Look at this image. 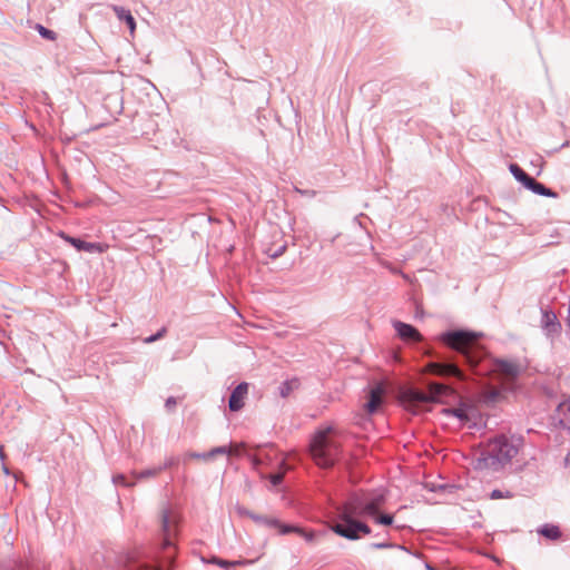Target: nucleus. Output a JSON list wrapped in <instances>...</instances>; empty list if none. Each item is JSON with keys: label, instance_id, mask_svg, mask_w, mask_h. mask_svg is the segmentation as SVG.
I'll use <instances>...</instances> for the list:
<instances>
[{"label": "nucleus", "instance_id": "nucleus-1", "mask_svg": "<svg viewBox=\"0 0 570 570\" xmlns=\"http://www.w3.org/2000/svg\"><path fill=\"white\" fill-rule=\"evenodd\" d=\"M365 515V494L354 493L337 509V521L332 530L345 539L357 540L371 533L367 524L356 520Z\"/></svg>", "mask_w": 570, "mask_h": 570}, {"label": "nucleus", "instance_id": "nucleus-2", "mask_svg": "<svg viewBox=\"0 0 570 570\" xmlns=\"http://www.w3.org/2000/svg\"><path fill=\"white\" fill-rule=\"evenodd\" d=\"M519 452V445L505 435H499L488 444L487 452H482L472 462L475 470L498 471L510 462Z\"/></svg>", "mask_w": 570, "mask_h": 570}, {"label": "nucleus", "instance_id": "nucleus-3", "mask_svg": "<svg viewBox=\"0 0 570 570\" xmlns=\"http://www.w3.org/2000/svg\"><path fill=\"white\" fill-rule=\"evenodd\" d=\"M481 336L482 333L461 330L444 332L440 334L439 340L450 348L462 354L466 362L474 367L484 353L478 343Z\"/></svg>", "mask_w": 570, "mask_h": 570}, {"label": "nucleus", "instance_id": "nucleus-4", "mask_svg": "<svg viewBox=\"0 0 570 570\" xmlns=\"http://www.w3.org/2000/svg\"><path fill=\"white\" fill-rule=\"evenodd\" d=\"M333 429L327 426L315 432L309 443V452L317 465L332 466L338 456V444L332 439Z\"/></svg>", "mask_w": 570, "mask_h": 570}, {"label": "nucleus", "instance_id": "nucleus-5", "mask_svg": "<svg viewBox=\"0 0 570 570\" xmlns=\"http://www.w3.org/2000/svg\"><path fill=\"white\" fill-rule=\"evenodd\" d=\"M160 521L164 535L163 549L169 550L174 548V539L178 534L181 515L178 510L165 507L160 512Z\"/></svg>", "mask_w": 570, "mask_h": 570}, {"label": "nucleus", "instance_id": "nucleus-6", "mask_svg": "<svg viewBox=\"0 0 570 570\" xmlns=\"http://www.w3.org/2000/svg\"><path fill=\"white\" fill-rule=\"evenodd\" d=\"M392 326L395 330L397 336L405 343L421 342L423 340L421 333L414 326L407 323L393 321Z\"/></svg>", "mask_w": 570, "mask_h": 570}, {"label": "nucleus", "instance_id": "nucleus-7", "mask_svg": "<svg viewBox=\"0 0 570 570\" xmlns=\"http://www.w3.org/2000/svg\"><path fill=\"white\" fill-rule=\"evenodd\" d=\"M61 237L76 249L87 253H105L109 248V246L104 243H89L65 234H61Z\"/></svg>", "mask_w": 570, "mask_h": 570}, {"label": "nucleus", "instance_id": "nucleus-8", "mask_svg": "<svg viewBox=\"0 0 570 570\" xmlns=\"http://www.w3.org/2000/svg\"><path fill=\"white\" fill-rule=\"evenodd\" d=\"M493 371L507 380H514L521 373V367L515 361L495 360Z\"/></svg>", "mask_w": 570, "mask_h": 570}, {"label": "nucleus", "instance_id": "nucleus-9", "mask_svg": "<svg viewBox=\"0 0 570 570\" xmlns=\"http://www.w3.org/2000/svg\"><path fill=\"white\" fill-rule=\"evenodd\" d=\"M429 368L432 373L442 376H455L460 381H465L464 373L453 363H431Z\"/></svg>", "mask_w": 570, "mask_h": 570}, {"label": "nucleus", "instance_id": "nucleus-10", "mask_svg": "<svg viewBox=\"0 0 570 570\" xmlns=\"http://www.w3.org/2000/svg\"><path fill=\"white\" fill-rule=\"evenodd\" d=\"M248 394V384L246 382L239 383L232 392L228 401V407L233 412H237L243 409L245 399Z\"/></svg>", "mask_w": 570, "mask_h": 570}, {"label": "nucleus", "instance_id": "nucleus-11", "mask_svg": "<svg viewBox=\"0 0 570 570\" xmlns=\"http://www.w3.org/2000/svg\"><path fill=\"white\" fill-rule=\"evenodd\" d=\"M385 501V495L383 492H374L371 494H365V513L367 517H376L380 508L383 505Z\"/></svg>", "mask_w": 570, "mask_h": 570}, {"label": "nucleus", "instance_id": "nucleus-12", "mask_svg": "<svg viewBox=\"0 0 570 570\" xmlns=\"http://www.w3.org/2000/svg\"><path fill=\"white\" fill-rule=\"evenodd\" d=\"M554 419L561 428L570 430V395L557 406Z\"/></svg>", "mask_w": 570, "mask_h": 570}, {"label": "nucleus", "instance_id": "nucleus-13", "mask_svg": "<svg viewBox=\"0 0 570 570\" xmlns=\"http://www.w3.org/2000/svg\"><path fill=\"white\" fill-rule=\"evenodd\" d=\"M125 566L128 567L129 570H164L161 564H151L137 554L128 556Z\"/></svg>", "mask_w": 570, "mask_h": 570}, {"label": "nucleus", "instance_id": "nucleus-14", "mask_svg": "<svg viewBox=\"0 0 570 570\" xmlns=\"http://www.w3.org/2000/svg\"><path fill=\"white\" fill-rule=\"evenodd\" d=\"M470 409L463 405L442 410L444 416L458 419L461 425H464L470 421Z\"/></svg>", "mask_w": 570, "mask_h": 570}, {"label": "nucleus", "instance_id": "nucleus-15", "mask_svg": "<svg viewBox=\"0 0 570 570\" xmlns=\"http://www.w3.org/2000/svg\"><path fill=\"white\" fill-rule=\"evenodd\" d=\"M111 9L120 21L126 22L130 30V33L134 35L136 30V21L131 12L120 6H111Z\"/></svg>", "mask_w": 570, "mask_h": 570}, {"label": "nucleus", "instance_id": "nucleus-16", "mask_svg": "<svg viewBox=\"0 0 570 570\" xmlns=\"http://www.w3.org/2000/svg\"><path fill=\"white\" fill-rule=\"evenodd\" d=\"M383 389L381 386H375L370 392V399L365 404V410L368 414H373L382 402Z\"/></svg>", "mask_w": 570, "mask_h": 570}, {"label": "nucleus", "instance_id": "nucleus-17", "mask_svg": "<svg viewBox=\"0 0 570 570\" xmlns=\"http://www.w3.org/2000/svg\"><path fill=\"white\" fill-rule=\"evenodd\" d=\"M524 187L540 196L552 197V198L557 197V194L554 191H552L550 188H547L541 183H538L532 177L530 178V180L528 181V184Z\"/></svg>", "mask_w": 570, "mask_h": 570}, {"label": "nucleus", "instance_id": "nucleus-18", "mask_svg": "<svg viewBox=\"0 0 570 570\" xmlns=\"http://www.w3.org/2000/svg\"><path fill=\"white\" fill-rule=\"evenodd\" d=\"M538 532L550 540H557L561 535L559 527L553 524H544L538 530Z\"/></svg>", "mask_w": 570, "mask_h": 570}, {"label": "nucleus", "instance_id": "nucleus-19", "mask_svg": "<svg viewBox=\"0 0 570 570\" xmlns=\"http://www.w3.org/2000/svg\"><path fill=\"white\" fill-rule=\"evenodd\" d=\"M509 170L512 174V176L520 181L523 186L528 184L530 180V176L525 174L517 164H511L509 166Z\"/></svg>", "mask_w": 570, "mask_h": 570}, {"label": "nucleus", "instance_id": "nucleus-20", "mask_svg": "<svg viewBox=\"0 0 570 570\" xmlns=\"http://www.w3.org/2000/svg\"><path fill=\"white\" fill-rule=\"evenodd\" d=\"M273 528H277L278 532L281 534H287V533H291V532H298V533L303 534L306 538V540H312V538H313L312 534L305 533L299 528L294 527V525L282 524L279 521H278V524L274 525Z\"/></svg>", "mask_w": 570, "mask_h": 570}, {"label": "nucleus", "instance_id": "nucleus-21", "mask_svg": "<svg viewBox=\"0 0 570 570\" xmlns=\"http://www.w3.org/2000/svg\"><path fill=\"white\" fill-rule=\"evenodd\" d=\"M207 562L208 563L217 564V566H219V567H222L224 569H229L230 567L236 566V564H249V563H253V561H247V560L227 561V560L219 559V558H212Z\"/></svg>", "mask_w": 570, "mask_h": 570}, {"label": "nucleus", "instance_id": "nucleus-22", "mask_svg": "<svg viewBox=\"0 0 570 570\" xmlns=\"http://www.w3.org/2000/svg\"><path fill=\"white\" fill-rule=\"evenodd\" d=\"M298 386V381L296 379L285 381L279 385V394L282 397H286L291 394V392Z\"/></svg>", "mask_w": 570, "mask_h": 570}, {"label": "nucleus", "instance_id": "nucleus-23", "mask_svg": "<svg viewBox=\"0 0 570 570\" xmlns=\"http://www.w3.org/2000/svg\"><path fill=\"white\" fill-rule=\"evenodd\" d=\"M249 518L254 522H256L258 524H264L269 528H273L274 525L278 524V520L274 519V518H267V517L257 515V514H249Z\"/></svg>", "mask_w": 570, "mask_h": 570}, {"label": "nucleus", "instance_id": "nucleus-24", "mask_svg": "<svg viewBox=\"0 0 570 570\" xmlns=\"http://www.w3.org/2000/svg\"><path fill=\"white\" fill-rule=\"evenodd\" d=\"M165 469V466H158V468H153V469H146L139 473H135V478L136 479H144V478H151V476H156L158 473H160L163 470Z\"/></svg>", "mask_w": 570, "mask_h": 570}, {"label": "nucleus", "instance_id": "nucleus-25", "mask_svg": "<svg viewBox=\"0 0 570 570\" xmlns=\"http://www.w3.org/2000/svg\"><path fill=\"white\" fill-rule=\"evenodd\" d=\"M36 30L39 32V35L45 38V39H48V40H56L57 39V35L55 31L43 27L42 24H37L36 26Z\"/></svg>", "mask_w": 570, "mask_h": 570}, {"label": "nucleus", "instance_id": "nucleus-26", "mask_svg": "<svg viewBox=\"0 0 570 570\" xmlns=\"http://www.w3.org/2000/svg\"><path fill=\"white\" fill-rule=\"evenodd\" d=\"M430 391H431L430 397H431V400H433V399L444 394L446 391V386L443 384H438V383L431 384Z\"/></svg>", "mask_w": 570, "mask_h": 570}, {"label": "nucleus", "instance_id": "nucleus-27", "mask_svg": "<svg viewBox=\"0 0 570 570\" xmlns=\"http://www.w3.org/2000/svg\"><path fill=\"white\" fill-rule=\"evenodd\" d=\"M166 332H167L166 327H161L156 334L145 337L142 340V342L145 344L154 343V342L158 341L159 338H161L166 334Z\"/></svg>", "mask_w": 570, "mask_h": 570}, {"label": "nucleus", "instance_id": "nucleus-28", "mask_svg": "<svg viewBox=\"0 0 570 570\" xmlns=\"http://www.w3.org/2000/svg\"><path fill=\"white\" fill-rule=\"evenodd\" d=\"M229 453H230V449L229 448H227V446H217V448H214L210 451L206 452V456H212V459H213V458H215L218 454H229Z\"/></svg>", "mask_w": 570, "mask_h": 570}, {"label": "nucleus", "instance_id": "nucleus-29", "mask_svg": "<svg viewBox=\"0 0 570 570\" xmlns=\"http://www.w3.org/2000/svg\"><path fill=\"white\" fill-rule=\"evenodd\" d=\"M112 483L115 485H124V487H131L134 483H129L126 480V476L124 474H115L112 476Z\"/></svg>", "mask_w": 570, "mask_h": 570}, {"label": "nucleus", "instance_id": "nucleus-30", "mask_svg": "<svg viewBox=\"0 0 570 570\" xmlns=\"http://www.w3.org/2000/svg\"><path fill=\"white\" fill-rule=\"evenodd\" d=\"M294 191L303 197L313 198L316 196V191L313 189H301L296 186H294Z\"/></svg>", "mask_w": 570, "mask_h": 570}, {"label": "nucleus", "instance_id": "nucleus-31", "mask_svg": "<svg viewBox=\"0 0 570 570\" xmlns=\"http://www.w3.org/2000/svg\"><path fill=\"white\" fill-rule=\"evenodd\" d=\"M374 518L379 524L390 525L393 523V517L390 514H383V515L374 517Z\"/></svg>", "mask_w": 570, "mask_h": 570}, {"label": "nucleus", "instance_id": "nucleus-32", "mask_svg": "<svg viewBox=\"0 0 570 570\" xmlns=\"http://www.w3.org/2000/svg\"><path fill=\"white\" fill-rule=\"evenodd\" d=\"M490 498L493 500L511 498V493L509 491L502 492L501 490H493L490 494Z\"/></svg>", "mask_w": 570, "mask_h": 570}, {"label": "nucleus", "instance_id": "nucleus-33", "mask_svg": "<svg viewBox=\"0 0 570 570\" xmlns=\"http://www.w3.org/2000/svg\"><path fill=\"white\" fill-rule=\"evenodd\" d=\"M413 400L417 402H428L431 401L430 395L422 393V392H414L413 393Z\"/></svg>", "mask_w": 570, "mask_h": 570}, {"label": "nucleus", "instance_id": "nucleus-34", "mask_svg": "<svg viewBox=\"0 0 570 570\" xmlns=\"http://www.w3.org/2000/svg\"><path fill=\"white\" fill-rule=\"evenodd\" d=\"M283 480V474L276 473L271 475V483L276 487Z\"/></svg>", "mask_w": 570, "mask_h": 570}, {"label": "nucleus", "instance_id": "nucleus-35", "mask_svg": "<svg viewBox=\"0 0 570 570\" xmlns=\"http://www.w3.org/2000/svg\"><path fill=\"white\" fill-rule=\"evenodd\" d=\"M393 544L389 543V542H379V543H372L371 544V548L373 549H387V548H392Z\"/></svg>", "mask_w": 570, "mask_h": 570}, {"label": "nucleus", "instance_id": "nucleus-36", "mask_svg": "<svg viewBox=\"0 0 570 570\" xmlns=\"http://www.w3.org/2000/svg\"><path fill=\"white\" fill-rule=\"evenodd\" d=\"M165 406L167 410H173L176 406V399L174 396H169L166 400Z\"/></svg>", "mask_w": 570, "mask_h": 570}, {"label": "nucleus", "instance_id": "nucleus-37", "mask_svg": "<svg viewBox=\"0 0 570 570\" xmlns=\"http://www.w3.org/2000/svg\"><path fill=\"white\" fill-rule=\"evenodd\" d=\"M191 456L195 458V459H202V460H209V459H212V456H206V453H193Z\"/></svg>", "mask_w": 570, "mask_h": 570}, {"label": "nucleus", "instance_id": "nucleus-38", "mask_svg": "<svg viewBox=\"0 0 570 570\" xmlns=\"http://www.w3.org/2000/svg\"><path fill=\"white\" fill-rule=\"evenodd\" d=\"M237 511L240 515H245V517H248L249 518V514H253L252 512H249L248 510H246L245 508H237Z\"/></svg>", "mask_w": 570, "mask_h": 570}, {"label": "nucleus", "instance_id": "nucleus-39", "mask_svg": "<svg viewBox=\"0 0 570 570\" xmlns=\"http://www.w3.org/2000/svg\"><path fill=\"white\" fill-rule=\"evenodd\" d=\"M0 459L3 460V448L0 445Z\"/></svg>", "mask_w": 570, "mask_h": 570}, {"label": "nucleus", "instance_id": "nucleus-40", "mask_svg": "<svg viewBox=\"0 0 570 570\" xmlns=\"http://www.w3.org/2000/svg\"><path fill=\"white\" fill-rule=\"evenodd\" d=\"M165 558L168 559L169 561H171L173 554L168 552V554Z\"/></svg>", "mask_w": 570, "mask_h": 570}, {"label": "nucleus", "instance_id": "nucleus-41", "mask_svg": "<svg viewBox=\"0 0 570 570\" xmlns=\"http://www.w3.org/2000/svg\"><path fill=\"white\" fill-rule=\"evenodd\" d=\"M426 569L428 570H433V568L429 563L426 564Z\"/></svg>", "mask_w": 570, "mask_h": 570}]
</instances>
